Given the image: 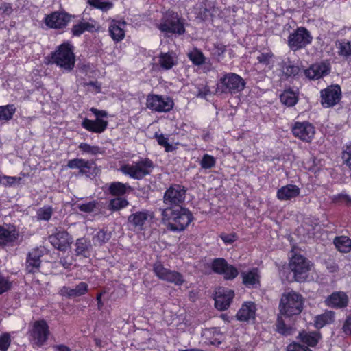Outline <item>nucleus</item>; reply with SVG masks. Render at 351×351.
Wrapping results in <instances>:
<instances>
[{
  "mask_svg": "<svg viewBox=\"0 0 351 351\" xmlns=\"http://www.w3.org/2000/svg\"><path fill=\"white\" fill-rule=\"evenodd\" d=\"M162 219L173 231L184 230L193 221L191 213L183 206L165 208L162 210Z\"/></svg>",
  "mask_w": 351,
  "mask_h": 351,
  "instance_id": "f257e3e1",
  "label": "nucleus"
},
{
  "mask_svg": "<svg viewBox=\"0 0 351 351\" xmlns=\"http://www.w3.org/2000/svg\"><path fill=\"white\" fill-rule=\"evenodd\" d=\"M245 85V80L238 74L224 73L217 81L215 94H237L243 90Z\"/></svg>",
  "mask_w": 351,
  "mask_h": 351,
  "instance_id": "f03ea898",
  "label": "nucleus"
},
{
  "mask_svg": "<svg viewBox=\"0 0 351 351\" xmlns=\"http://www.w3.org/2000/svg\"><path fill=\"white\" fill-rule=\"evenodd\" d=\"M51 64H56L62 70L69 72L75 66V56L73 47L69 43H63L51 54Z\"/></svg>",
  "mask_w": 351,
  "mask_h": 351,
  "instance_id": "7ed1b4c3",
  "label": "nucleus"
},
{
  "mask_svg": "<svg viewBox=\"0 0 351 351\" xmlns=\"http://www.w3.org/2000/svg\"><path fill=\"white\" fill-rule=\"evenodd\" d=\"M304 302V298L300 294L293 291L285 292L279 304L280 313L287 317L299 315L303 309Z\"/></svg>",
  "mask_w": 351,
  "mask_h": 351,
  "instance_id": "20e7f679",
  "label": "nucleus"
},
{
  "mask_svg": "<svg viewBox=\"0 0 351 351\" xmlns=\"http://www.w3.org/2000/svg\"><path fill=\"white\" fill-rule=\"evenodd\" d=\"M154 167L153 162L145 158L131 164H123L120 167L119 170L124 175L133 179L141 180L151 173Z\"/></svg>",
  "mask_w": 351,
  "mask_h": 351,
  "instance_id": "39448f33",
  "label": "nucleus"
},
{
  "mask_svg": "<svg viewBox=\"0 0 351 351\" xmlns=\"http://www.w3.org/2000/svg\"><path fill=\"white\" fill-rule=\"evenodd\" d=\"M158 29L166 34L182 35L185 33L184 19L174 11H167L158 25Z\"/></svg>",
  "mask_w": 351,
  "mask_h": 351,
  "instance_id": "423d86ee",
  "label": "nucleus"
},
{
  "mask_svg": "<svg viewBox=\"0 0 351 351\" xmlns=\"http://www.w3.org/2000/svg\"><path fill=\"white\" fill-rule=\"evenodd\" d=\"M29 340L34 346H43L49 339L50 331L44 319L35 321L29 330Z\"/></svg>",
  "mask_w": 351,
  "mask_h": 351,
  "instance_id": "0eeeda50",
  "label": "nucleus"
},
{
  "mask_svg": "<svg viewBox=\"0 0 351 351\" xmlns=\"http://www.w3.org/2000/svg\"><path fill=\"white\" fill-rule=\"evenodd\" d=\"M186 189L180 184H172L164 193L163 203L167 208L182 206L186 198Z\"/></svg>",
  "mask_w": 351,
  "mask_h": 351,
  "instance_id": "6e6552de",
  "label": "nucleus"
},
{
  "mask_svg": "<svg viewBox=\"0 0 351 351\" xmlns=\"http://www.w3.org/2000/svg\"><path fill=\"white\" fill-rule=\"evenodd\" d=\"M146 106L153 112H167L173 109L174 102L167 96L149 94L146 99Z\"/></svg>",
  "mask_w": 351,
  "mask_h": 351,
  "instance_id": "1a4fd4ad",
  "label": "nucleus"
},
{
  "mask_svg": "<svg viewBox=\"0 0 351 351\" xmlns=\"http://www.w3.org/2000/svg\"><path fill=\"white\" fill-rule=\"evenodd\" d=\"M289 267L295 281L304 280L311 268L310 262L302 255L295 254L290 260Z\"/></svg>",
  "mask_w": 351,
  "mask_h": 351,
  "instance_id": "9d476101",
  "label": "nucleus"
},
{
  "mask_svg": "<svg viewBox=\"0 0 351 351\" xmlns=\"http://www.w3.org/2000/svg\"><path fill=\"white\" fill-rule=\"evenodd\" d=\"M311 41L312 36L310 32L304 27H298L289 34L287 44L292 51H296L306 47Z\"/></svg>",
  "mask_w": 351,
  "mask_h": 351,
  "instance_id": "9b49d317",
  "label": "nucleus"
},
{
  "mask_svg": "<svg viewBox=\"0 0 351 351\" xmlns=\"http://www.w3.org/2000/svg\"><path fill=\"white\" fill-rule=\"evenodd\" d=\"M153 271L156 276L162 280L180 286L185 282L184 278L180 272L165 268L160 263L154 264Z\"/></svg>",
  "mask_w": 351,
  "mask_h": 351,
  "instance_id": "f8f14e48",
  "label": "nucleus"
},
{
  "mask_svg": "<svg viewBox=\"0 0 351 351\" xmlns=\"http://www.w3.org/2000/svg\"><path fill=\"white\" fill-rule=\"evenodd\" d=\"M341 98V90L339 85L329 86L321 91V104L325 108L337 104Z\"/></svg>",
  "mask_w": 351,
  "mask_h": 351,
  "instance_id": "ddd939ff",
  "label": "nucleus"
},
{
  "mask_svg": "<svg viewBox=\"0 0 351 351\" xmlns=\"http://www.w3.org/2000/svg\"><path fill=\"white\" fill-rule=\"evenodd\" d=\"M292 132L296 138L310 143L315 134V127L307 121L295 122L292 127Z\"/></svg>",
  "mask_w": 351,
  "mask_h": 351,
  "instance_id": "4468645a",
  "label": "nucleus"
},
{
  "mask_svg": "<svg viewBox=\"0 0 351 351\" xmlns=\"http://www.w3.org/2000/svg\"><path fill=\"white\" fill-rule=\"evenodd\" d=\"M214 272L223 275L226 280H232L238 276V270L223 258H216L212 263Z\"/></svg>",
  "mask_w": 351,
  "mask_h": 351,
  "instance_id": "2eb2a0df",
  "label": "nucleus"
},
{
  "mask_svg": "<svg viewBox=\"0 0 351 351\" xmlns=\"http://www.w3.org/2000/svg\"><path fill=\"white\" fill-rule=\"evenodd\" d=\"M234 296V291L225 287H219L216 291L215 298V306L220 310L227 309Z\"/></svg>",
  "mask_w": 351,
  "mask_h": 351,
  "instance_id": "dca6fc26",
  "label": "nucleus"
},
{
  "mask_svg": "<svg viewBox=\"0 0 351 351\" xmlns=\"http://www.w3.org/2000/svg\"><path fill=\"white\" fill-rule=\"evenodd\" d=\"M51 245L56 249L65 251L72 243V237L64 230H58L49 238Z\"/></svg>",
  "mask_w": 351,
  "mask_h": 351,
  "instance_id": "f3484780",
  "label": "nucleus"
},
{
  "mask_svg": "<svg viewBox=\"0 0 351 351\" xmlns=\"http://www.w3.org/2000/svg\"><path fill=\"white\" fill-rule=\"evenodd\" d=\"M71 16L64 12H54L45 18L47 26L60 29L64 27L70 21Z\"/></svg>",
  "mask_w": 351,
  "mask_h": 351,
  "instance_id": "a211bd4d",
  "label": "nucleus"
},
{
  "mask_svg": "<svg viewBox=\"0 0 351 351\" xmlns=\"http://www.w3.org/2000/svg\"><path fill=\"white\" fill-rule=\"evenodd\" d=\"M19 237V232L15 226H0V245L13 246Z\"/></svg>",
  "mask_w": 351,
  "mask_h": 351,
  "instance_id": "6ab92c4d",
  "label": "nucleus"
},
{
  "mask_svg": "<svg viewBox=\"0 0 351 351\" xmlns=\"http://www.w3.org/2000/svg\"><path fill=\"white\" fill-rule=\"evenodd\" d=\"M43 251L38 248L32 250L27 255L25 270L28 273L34 274L39 271L43 256Z\"/></svg>",
  "mask_w": 351,
  "mask_h": 351,
  "instance_id": "aec40b11",
  "label": "nucleus"
},
{
  "mask_svg": "<svg viewBox=\"0 0 351 351\" xmlns=\"http://www.w3.org/2000/svg\"><path fill=\"white\" fill-rule=\"evenodd\" d=\"M153 217V213L144 210L131 214L128 218V221L134 228L143 230V226Z\"/></svg>",
  "mask_w": 351,
  "mask_h": 351,
  "instance_id": "412c9836",
  "label": "nucleus"
},
{
  "mask_svg": "<svg viewBox=\"0 0 351 351\" xmlns=\"http://www.w3.org/2000/svg\"><path fill=\"white\" fill-rule=\"evenodd\" d=\"M348 296L345 292L335 291L325 300V304L330 308H343L348 306Z\"/></svg>",
  "mask_w": 351,
  "mask_h": 351,
  "instance_id": "4be33fe9",
  "label": "nucleus"
},
{
  "mask_svg": "<svg viewBox=\"0 0 351 351\" xmlns=\"http://www.w3.org/2000/svg\"><path fill=\"white\" fill-rule=\"evenodd\" d=\"M330 72V68L328 64L319 63L313 64L305 70V75L309 79L316 80L327 75Z\"/></svg>",
  "mask_w": 351,
  "mask_h": 351,
  "instance_id": "5701e85b",
  "label": "nucleus"
},
{
  "mask_svg": "<svg viewBox=\"0 0 351 351\" xmlns=\"http://www.w3.org/2000/svg\"><path fill=\"white\" fill-rule=\"evenodd\" d=\"M88 286L86 282H81L75 287L64 286L60 292L62 296L74 298L84 295L88 291Z\"/></svg>",
  "mask_w": 351,
  "mask_h": 351,
  "instance_id": "b1692460",
  "label": "nucleus"
},
{
  "mask_svg": "<svg viewBox=\"0 0 351 351\" xmlns=\"http://www.w3.org/2000/svg\"><path fill=\"white\" fill-rule=\"evenodd\" d=\"M82 126L89 132L102 133L108 126V121L99 118H97L95 120L86 118L83 120Z\"/></svg>",
  "mask_w": 351,
  "mask_h": 351,
  "instance_id": "393cba45",
  "label": "nucleus"
},
{
  "mask_svg": "<svg viewBox=\"0 0 351 351\" xmlns=\"http://www.w3.org/2000/svg\"><path fill=\"white\" fill-rule=\"evenodd\" d=\"M243 284L249 288L257 287L260 285V274L258 269L253 268L250 271L241 274Z\"/></svg>",
  "mask_w": 351,
  "mask_h": 351,
  "instance_id": "a878e982",
  "label": "nucleus"
},
{
  "mask_svg": "<svg viewBox=\"0 0 351 351\" xmlns=\"http://www.w3.org/2000/svg\"><path fill=\"white\" fill-rule=\"evenodd\" d=\"M300 189L294 184H287L282 186L277 191V197L282 201L290 200L299 195Z\"/></svg>",
  "mask_w": 351,
  "mask_h": 351,
  "instance_id": "bb28decb",
  "label": "nucleus"
},
{
  "mask_svg": "<svg viewBox=\"0 0 351 351\" xmlns=\"http://www.w3.org/2000/svg\"><path fill=\"white\" fill-rule=\"evenodd\" d=\"M126 23L113 20L111 21L108 30L110 36L114 41H121L125 36V27Z\"/></svg>",
  "mask_w": 351,
  "mask_h": 351,
  "instance_id": "cd10ccee",
  "label": "nucleus"
},
{
  "mask_svg": "<svg viewBox=\"0 0 351 351\" xmlns=\"http://www.w3.org/2000/svg\"><path fill=\"white\" fill-rule=\"evenodd\" d=\"M256 306L254 302H245L237 313V317L240 321L247 322L255 317Z\"/></svg>",
  "mask_w": 351,
  "mask_h": 351,
  "instance_id": "c85d7f7f",
  "label": "nucleus"
},
{
  "mask_svg": "<svg viewBox=\"0 0 351 351\" xmlns=\"http://www.w3.org/2000/svg\"><path fill=\"white\" fill-rule=\"evenodd\" d=\"M95 25L96 23L94 21H80L73 26L72 33L74 36H79L85 31L93 32L96 29Z\"/></svg>",
  "mask_w": 351,
  "mask_h": 351,
  "instance_id": "c756f323",
  "label": "nucleus"
},
{
  "mask_svg": "<svg viewBox=\"0 0 351 351\" xmlns=\"http://www.w3.org/2000/svg\"><path fill=\"white\" fill-rule=\"evenodd\" d=\"M158 62L160 66L165 69H171L176 64V56L173 53H161L159 56Z\"/></svg>",
  "mask_w": 351,
  "mask_h": 351,
  "instance_id": "7c9ffc66",
  "label": "nucleus"
},
{
  "mask_svg": "<svg viewBox=\"0 0 351 351\" xmlns=\"http://www.w3.org/2000/svg\"><path fill=\"white\" fill-rule=\"evenodd\" d=\"M335 312L332 311H326L323 314L319 315L315 317V326L317 328H321L327 324L334 322Z\"/></svg>",
  "mask_w": 351,
  "mask_h": 351,
  "instance_id": "2f4dec72",
  "label": "nucleus"
},
{
  "mask_svg": "<svg viewBox=\"0 0 351 351\" xmlns=\"http://www.w3.org/2000/svg\"><path fill=\"white\" fill-rule=\"evenodd\" d=\"M299 337L301 341L308 346H315L318 343L321 338L319 332H305L302 331L300 332Z\"/></svg>",
  "mask_w": 351,
  "mask_h": 351,
  "instance_id": "473e14b6",
  "label": "nucleus"
},
{
  "mask_svg": "<svg viewBox=\"0 0 351 351\" xmlns=\"http://www.w3.org/2000/svg\"><path fill=\"white\" fill-rule=\"evenodd\" d=\"M336 46L339 56L347 60L351 58V40L346 39L340 40L336 44Z\"/></svg>",
  "mask_w": 351,
  "mask_h": 351,
  "instance_id": "72a5a7b5",
  "label": "nucleus"
},
{
  "mask_svg": "<svg viewBox=\"0 0 351 351\" xmlns=\"http://www.w3.org/2000/svg\"><path fill=\"white\" fill-rule=\"evenodd\" d=\"M132 190V189L129 184L119 182H112L109 187L110 194L114 196L123 195L128 191Z\"/></svg>",
  "mask_w": 351,
  "mask_h": 351,
  "instance_id": "f704fd0d",
  "label": "nucleus"
},
{
  "mask_svg": "<svg viewBox=\"0 0 351 351\" xmlns=\"http://www.w3.org/2000/svg\"><path fill=\"white\" fill-rule=\"evenodd\" d=\"M67 166L70 169H79L80 173L83 174L86 173L85 169H90L91 163L82 158H75L69 160Z\"/></svg>",
  "mask_w": 351,
  "mask_h": 351,
  "instance_id": "c9c22d12",
  "label": "nucleus"
},
{
  "mask_svg": "<svg viewBox=\"0 0 351 351\" xmlns=\"http://www.w3.org/2000/svg\"><path fill=\"white\" fill-rule=\"evenodd\" d=\"M334 244L341 252L347 253L351 250V239L346 236L336 237L334 240Z\"/></svg>",
  "mask_w": 351,
  "mask_h": 351,
  "instance_id": "e433bc0d",
  "label": "nucleus"
},
{
  "mask_svg": "<svg viewBox=\"0 0 351 351\" xmlns=\"http://www.w3.org/2000/svg\"><path fill=\"white\" fill-rule=\"evenodd\" d=\"M298 97L296 93L290 89L285 90L280 95L281 102L289 107L293 106L298 102Z\"/></svg>",
  "mask_w": 351,
  "mask_h": 351,
  "instance_id": "4c0bfd02",
  "label": "nucleus"
},
{
  "mask_svg": "<svg viewBox=\"0 0 351 351\" xmlns=\"http://www.w3.org/2000/svg\"><path fill=\"white\" fill-rule=\"evenodd\" d=\"M75 252L77 255L86 256V253L91 247L90 242L85 238H80L76 241Z\"/></svg>",
  "mask_w": 351,
  "mask_h": 351,
  "instance_id": "58836bf2",
  "label": "nucleus"
},
{
  "mask_svg": "<svg viewBox=\"0 0 351 351\" xmlns=\"http://www.w3.org/2000/svg\"><path fill=\"white\" fill-rule=\"evenodd\" d=\"M111 237V234L110 232L105 231L104 230H100L97 232L93 237V243L94 245L101 246L104 243H106L110 240Z\"/></svg>",
  "mask_w": 351,
  "mask_h": 351,
  "instance_id": "ea45409f",
  "label": "nucleus"
},
{
  "mask_svg": "<svg viewBox=\"0 0 351 351\" xmlns=\"http://www.w3.org/2000/svg\"><path fill=\"white\" fill-rule=\"evenodd\" d=\"M78 148L84 153L95 156L99 154H104V149L99 146L90 145L86 143H81Z\"/></svg>",
  "mask_w": 351,
  "mask_h": 351,
  "instance_id": "a19ab883",
  "label": "nucleus"
},
{
  "mask_svg": "<svg viewBox=\"0 0 351 351\" xmlns=\"http://www.w3.org/2000/svg\"><path fill=\"white\" fill-rule=\"evenodd\" d=\"M13 105L0 106V121H9L12 119L15 112Z\"/></svg>",
  "mask_w": 351,
  "mask_h": 351,
  "instance_id": "79ce46f5",
  "label": "nucleus"
},
{
  "mask_svg": "<svg viewBox=\"0 0 351 351\" xmlns=\"http://www.w3.org/2000/svg\"><path fill=\"white\" fill-rule=\"evenodd\" d=\"M128 205V202L125 199L117 197L110 200L108 204V209L112 211H117L126 207Z\"/></svg>",
  "mask_w": 351,
  "mask_h": 351,
  "instance_id": "37998d69",
  "label": "nucleus"
},
{
  "mask_svg": "<svg viewBox=\"0 0 351 351\" xmlns=\"http://www.w3.org/2000/svg\"><path fill=\"white\" fill-rule=\"evenodd\" d=\"M216 165V158L208 154L203 155L202 159L199 160V165L203 169H210L214 167Z\"/></svg>",
  "mask_w": 351,
  "mask_h": 351,
  "instance_id": "c03bdc74",
  "label": "nucleus"
},
{
  "mask_svg": "<svg viewBox=\"0 0 351 351\" xmlns=\"http://www.w3.org/2000/svg\"><path fill=\"white\" fill-rule=\"evenodd\" d=\"M154 137L158 145L165 148V152H171L176 149V147L168 142V138L164 134L156 133Z\"/></svg>",
  "mask_w": 351,
  "mask_h": 351,
  "instance_id": "a18cd8bd",
  "label": "nucleus"
},
{
  "mask_svg": "<svg viewBox=\"0 0 351 351\" xmlns=\"http://www.w3.org/2000/svg\"><path fill=\"white\" fill-rule=\"evenodd\" d=\"M188 56L192 62L195 65H201L204 63L205 61V57L202 51L194 49L192 51H191Z\"/></svg>",
  "mask_w": 351,
  "mask_h": 351,
  "instance_id": "49530a36",
  "label": "nucleus"
},
{
  "mask_svg": "<svg viewBox=\"0 0 351 351\" xmlns=\"http://www.w3.org/2000/svg\"><path fill=\"white\" fill-rule=\"evenodd\" d=\"M53 214V209L50 206H44L38 210L36 217L38 220L48 221L51 219Z\"/></svg>",
  "mask_w": 351,
  "mask_h": 351,
  "instance_id": "de8ad7c7",
  "label": "nucleus"
},
{
  "mask_svg": "<svg viewBox=\"0 0 351 351\" xmlns=\"http://www.w3.org/2000/svg\"><path fill=\"white\" fill-rule=\"evenodd\" d=\"M88 3L103 11H107L112 7V3L105 0H88Z\"/></svg>",
  "mask_w": 351,
  "mask_h": 351,
  "instance_id": "09e8293b",
  "label": "nucleus"
},
{
  "mask_svg": "<svg viewBox=\"0 0 351 351\" xmlns=\"http://www.w3.org/2000/svg\"><path fill=\"white\" fill-rule=\"evenodd\" d=\"M97 204L96 201H91L84 204H77V207L81 212L90 213L95 210Z\"/></svg>",
  "mask_w": 351,
  "mask_h": 351,
  "instance_id": "8fccbe9b",
  "label": "nucleus"
},
{
  "mask_svg": "<svg viewBox=\"0 0 351 351\" xmlns=\"http://www.w3.org/2000/svg\"><path fill=\"white\" fill-rule=\"evenodd\" d=\"M11 340L8 333H3L0 335V350L7 351L10 346Z\"/></svg>",
  "mask_w": 351,
  "mask_h": 351,
  "instance_id": "3c124183",
  "label": "nucleus"
},
{
  "mask_svg": "<svg viewBox=\"0 0 351 351\" xmlns=\"http://www.w3.org/2000/svg\"><path fill=\"white\" fill-rule=\"evenodd\" d=\"M12 287V282L9 279L0 275V295L8 291Z\"/></svg>",
  "mask_w": 351,
  "mask_h": 351,
  "instance_id": "603ef678",
  "label": "nucleus"
},
{
  "mask_svg": "<svg viewBox=\"0 0 351 351\" xmlns=\"http://www.w3.org/2000/svg\"><path fill=\"white\" fill-rule=\"evenodd\" d=\"M274 55L271 52L261 53L257 56V60L259 63L269 65Z\"/></svg>",
  "mask_w": 351,
  "mask_h": 351,
  "instance_id": "864d4df0",
  "label": "nucleus"
},
{
  "mask_svg": "<svg viewBox=\"0 0 351 351\" xmlns=\"http://www.w3.org/2000/svg\"><path fill=\"white\" fill-rule=\"evenodd\" d=\"M299 71V67L293 64H289L283 67V73L288 77L297 75Z\"/></svg>",
  "mask_w": 351,
  "mask_h": 351,
  "instance_id": "5fc2aeb1",
  "label": "nucleus"
},
{
  "mask_svg": "<svg viewBox=\"0 0 351 351\" xmlns=\"http://www.w3.org/2000/svg\"><path fill=\"white\" fill-rule=\"evenodd\" d=\"M342 158L351 170V143L347 145L346 149L343 152Z\"/></svg>",
  "mask_w": 351,
  "mask_h": 351,
  "instance_id": "6e6d98bb",
  "label": "nucleus"
},
{
  "mask_svg": "<svg viewBox=\"0 0 351 351\" xmlns=\"http://www.w3.org/2000/svg\"><path fill=\"white\" fill-rule=\"evenodd\" d=\"M220 237L226 244H232L238 239V237L236 234V233H222L221 234Z\"/></svg>",
  "mask_w": 351,
  "mask_h": 351,
  "instance_id": "4d7b16f0",
  "label": "nucleus"
},
{
  "mask_svg": "<svg viewBox=\"0 0 351 351\" xmlns=\"http://www.w3.org/2000/svg\"><path fill=\"white\" fill-rule=\"evenodd\" d=\"M277 331L282 335H287L289 333L288 328H287L282 317L278 316L276 322Z\"/></svg>",
  "mask_w": 351,
  "mask_h": 351,
  "instance_id": "13d9d810",
  "label": "nucleus"
},
{
  "mask_svg": "<svg viewBox=\"0 0 351 351\" xmlns=\"http://www.w3.org/2000/svg\"><path fill=\"white\" fill-rule=\"evenodd\" d=\"M287 351H312L308 347L301 346L299 343H293L288 346Z\"/></svg>",
  "mask_w": 351,
  "mask_h": 351,
  "instance_id": "bf43d9fd",
  "label": "nucleus"
},
{
  "mask_svg": "<svg viewBox=\"0 0 351 351\" xmlns=\"http://www.w3.org/2000/svg\"><path fill=\"white\" fill-rule=\"evenodd\" d=\"M335 200L338 202L343 203L347 206H351V197L347 195L339 194L335 197Z\"/></svg>",
  "mask_w": 351,
  "mask_h": 351,
  "instance_id": "052dcab7",
  "label": "nucleus"
},
{
  "mask_svg": "<svg viewBox=\"0 0 351 351\" xmlns=\"http://www.w3.org/2000/svg\"><path fill=\"white\" fill-rule=\"evenodd\" d=\"M343 331L346 335H351V316H348L343 326Z\"/></svg>",
  "mask_w": 351,
  "mask_h": 351,
  "instance_id": "680f3d73",
  "label": "nucleus"
},
{
  "mask_svg": "<svg viewBox=\"0 0 351 351\" xmlns=\"http://www.w3.org/2000/svg\"><path fill=\"white\" fill-rule=\"evenodd\" d=\"M3 178L6 180V184L8 186H12L16 182H19L20 180H21V178L11 177V176H4L3 177Z\"/></svg>",
  "mask_w": 351,
  "mask_h": 351,
  "instance_id": "e2e57ef3",
  "label": "nucleus"
},
{
  "mask_svg": "<svg viewBox=\"0 0 351 351\" xmlns=\"http://www.w3.org/2000/svg\"><path fill=\"white\" fill-rule=\"evenodd\" d=\"M90 111L97 117V118H99L100 117H106L107 113L103 110H99L96 108H92Z\"/></svg>",
  "mask_w": 351,
  "mask_h": 351,
  "instance_id": "0e129e2a",
  "label": "nucleus"
},
{
  "mask_svg": "<svg viewBox=\"0 0 351 351\" xmlns=\"http://www.w3.org/2000/svg\"><path fill=\"white\" fill-rule=\"evenodd\" d=\"M326 267L328 270L331 273L335 272L338 269V267L335 263H328Z\"/></svg>",
  "mask_w": 351,
  "mask_h": 351,
  "instance_id": "69168bd1",
  "label": "nucleus"
},
{
  "mask_svg": "<svg viewBox=\"0 0 351 351\" xmlns=\"http://www.w3.org/2000/svg\"><path fill=\"white\" fill-rule=\"evenodd\" d=\"M53 348L55 351H71V349L65 345H56Z\"/></svg>",
  "mask_w": 351,
  "mask_h": 351,
  "instance_id": "338daca9",
  "label": "nucleus"
},
{
  "mask_svg": "<svg viewBox=\"0 0 351 351\" xmlns=\"http://www.w3.org/2000/svg\"><path fill=\"white\" fill-rule=\"evenodd\" d=\"M210 93V90L208 88H204L202 90H199L198 93V96L202 98H205Z\"/></svg>",
  "mask_w": 351,
  "mask_h": 351,
  "instance_id": "774afa93",
  "label": "nucleus"
}]
</instances>
